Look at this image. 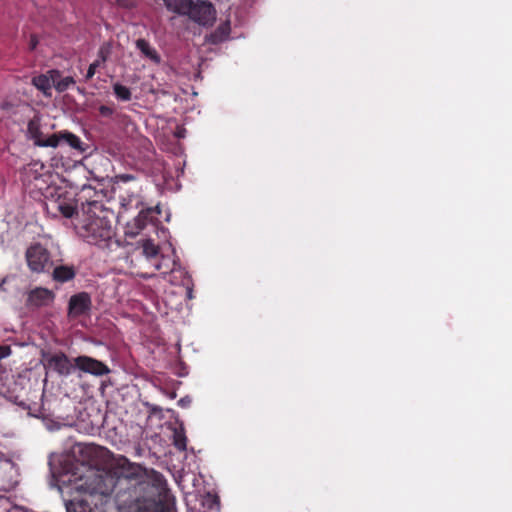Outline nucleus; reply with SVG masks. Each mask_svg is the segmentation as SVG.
Listing matches in <instances>:
<instances>
[{
	"label": "nucleus",
	"instance_id": "nucleus-23",
	"mask_svg": "<svg viewBox=\"0 0 512 512\" xmlns=\"http://www.w3.org/2000/svg\"><path fill=\"white\" fill-rule=\"evenodd\" d=\"M174 445L179 450H186V437L183 434L175 433Z\"/></svg>",
	"mask_w": 512,
	"mask_h": 512
},
{
	"label": "nucleus",
	"instance_id": "nucleus-3",
	"mask_svg": "<svg viewBox=\"0 0 512 512\" xmlns=\"http://www.w3.org/2000/svg\"><path fill=\"white\" fill-rule=\"evenodd\" d=\"M46 209L49 213L56 215L59 213L65 218H72L77 212V201L69 192L62 188L55 189L52 199L46 203Z\"/></svg>",
	"mask_w": 512,
	"mask_h": 512
},
{
	"label": "nucleus",
	"instance_id": "nucleus-20",
	"mask_svg": "<svg viewBox=\"0 0 512 512\" xmlns=\"http://www.w3.org/2000/svg\"><path fill=\"white\" fill-rule=\"evenodd\" d=\"M143 254L147 258H155L159 253V248L151 240H145L142 244Z\"/></svg>",
	"mask_w": 512,
	"mask_h": 512
},
{
	"label": "nucleus",
	"instance_id": "nucleus-28",
	"mask_svg": "<svg viewBox=\"0 0 512 512\" xmlns=\"http://www.w3.org/2000/svg\"><path fill=\"white\" fill-rule=\"evenodd\" d=\"M7 280H8V277H4V278L0 281V292H1V291H5L4 285H5V283L7 282Z\"/></svg>",
	"mask_w": 512,
	"mask_h": 512
},
{
	"label": "nucleus",
	"instance_id": "nucleus-2",
	"mask_svg": "<svg viewBox=\"0 0 512 512\" xmlns=\"http://www.w3.org/2000/svg\"><path fill=\"white\" fill-rule=\"evenodd\" d=\"M74 229L84 241L101 248H108L116 235L107 209L77 214Z\"/></svg>",
	"mask_w": 512,
	"mask_h": 512
},
{
	"label": "nucleus",
	"instance_id": "nucleus-8",
	"mask_svg": "<svg viewBox=\"0 0 512 512\" xmlns=\"http://www.w3.org/2000/svg\"><path fill=\"white\" fill-rule=\"evenodd\" d=\"M215 10L211 3L206 1H191L189 11H187V16L191 18L193 21L206 25L214 20Z\"/></svg>",
	"mask_w": 512,
	"mask_h": 512
},
{
	"label": "nucleus",
	"instance_id": "nucleus-12",
	"mask_svg": "<svg viewBox=\"0 0 512 512\" xmlns=\"http://www.w3.org/2000/svg\"><path fill=\"white\" fill-rule=\"evenodd\" d=\"M47 367L59 375H68L72 370L71 361L68 356L62 352L51 355L47 359Z\"/></svg>",
	"mask_w": 512,
	"mask_h": 512
},
{
	"label": "nucleus",
	"instance_id": "nucleus-30",
	"mask_svg": "<svg viewBox=\"0 0 512 512\" xmlns=\"http://www.w3.org/2000/svg\"><path fill=\"white\" fill-rule=\"evenodd\" d=\"M33 166H37V163H34V164H33ZM28 170H29V171H30V170H32V164H30V165L28 166V169H26V171H28Z\"/></svg>",
	"mask_w": 512,
	"mask_h": 512
},
{
	"label": "nucleus",
	"instance_id": "nucleus-7",
	"mask_svg": "<svg viewBox=\"0 0 512 512\" xmlns=\"http://www.w3.org/2000/svg\"><path fill=\"white\" fill-rule=\"evenodd\" d=\"M92 308L91 296L87 292L72 295L68 302L67 315L70 319H77L90 312Z\"/></svg>",
	"mask_w": 512,
	"mask_h": 512
},
{
	"label": "nucleus",
	"instance_id": "nucleus-16",
	"mask_svg": "<svg viewBox=\"0 0 512 512\" xmlns=\"http://www.w3.org/2000/svg\"><path fill=\"white\" fill-rule=\"evenodd\" d=\"M166 8L174 13L185 15L189 11L191 0H163Z\"/></svg>",
	"mask_w": 512,
	"mask_h": 512
},
{
	"label": "nucleus",
	"instance_id": "nucleus-26",
	"mask_svg": "<svg viewBox=\"0 0 512 512\" xmlns=\"http://www.w3.org/2000/svg\"><path fill=\"white\" fill-rule=\"evenodd\" d=\"M116 178L118 181L124 182V183L135 180V176L132 174H120V175H117Z\"/></svg>",
	"mask_w": 512,
	"mask_h": 512
},
{
	"label": "nucleus",
	"instance_id": "nucleus-17",
	"mask_svg": "<svg viewBox=\"0 0 512 512\" xmlns=\"http://www.w3.org/2000/svg\"><path fill=\"white\" fill-rule=\"evenodd\" d=\"M57 134L59 136V144L61 142H64L73 149H76L80 152L84 151V148L82 146L83 145L82 141L75 134L68 132V131L59 132Z\"/></svg>",
	"mask_w": 512,
	"mask_h": 512
},
{
	"label": "nucleus",
	"instance_id": "nucleus-25",
	"mask_svg": "<svg viewBox=\"0 0 512 512\" xmlns=\"http://www.w3.org/2000/svg\"><path fill=\"white\" fill-rule=\"evenodd\" d=\"M11 347L8 345H0V360L8 357L11 354Z\"/></svg>",
	"mask_w": 512,
	"mask_h": 512
},
{
	"label": "nucleus",
	"instance_id": "nucleus-6",
	"mask_svg": "<svg viewBox=\"0 0 512 512\" xmlns=\"http://www.w3.org/2000/svg\"><path fill=\"white\" fill-rule=\"evenodd\" d=\"M27 132L30 139L33 140L34 144L39 147H52L56 148L59 146L58 134H51L49 136L44 135L41 131L40 121L34 117L28 122Z\"/></svg>",
	"mask_w": 512,
	"mask_h": 512
},
{
	"label": "nucleus",
	"instance_id": "nucleus-32",
	"mask_svg": "<svg viewBox=\"0 0 512 512\" xmlns=\"http://www.w3.org/2000/svg\"><path fill=\"white\" fill-rule=\"evenodd\" d=\"M132 201V199H129L128 203H123V205H130Z\"/></svg>",
	"mask_w": 512,
	"mask_h": 512
},
{
	"label": "nucleus",
	"instance_id": "nucleus-31",
	"mask_svg": "<svg viewBox=\"0 0 512 512\" xmlns=\"http://www.w3.org/2000/svg\"><path fill=\"white\" fill-rule=\"evenodd\" d=\"M155 266L157 270H161L162 264H156Z\"/></svg>",
	"mask_w": 512,
	"mask_h": 512
},
{
	"label": "nucleus",
	"instance_id": "nucleus-14",
	"mask_svg": "<svg viewBox=\"0 0 512 512\" xmlns=\"http://www.w3.org/2000/svg\"><path fill=\"white\" fill-rule=\"evenodd\" d=\"M76 276V269L74 266L69 265H58L54 267L52 272V278L54 281L59 283H65L71 281Z\"/></svg>",
	"mask_w": 512,
	"mask_h": 512
},
{
	"label": "nucleus",
	"instance_id": "nucleus-10",
	"mask_svg": "<svg viewBox=\"0 0 512 512\" xmlns=\"http://www.w3.org/2000/svg\"><path fill=\"white\" fill-rule=\"evenodd\" d=\"M54 299L55 294L52 290L43 287H36L28 293L26 306L29 308L44 307L51 304Z\"/></svg>",
	"mask_w": 512,
	"mask_h": 512
},
{
	"label": "nucleus",
	"instance_id": "nucleus-21",
	"mask_svg": "<svg viewBox=\"0 0 512 512\" xmlns=\"http://www.w3.org/2000/svg\"><path fill=\"white\" fill-rule=\"evenodd\" d=\"M98 112L101 117L112 119L116 114V108L114 104L100 105L98 108Z\"/></svg>",
	"mask_w": 512,
	"mask_h": 512
},
{
	"label": "nucleus",
	"instance_id": "nucleus-5",
	"mask_svg": "<svg viewBox=\"0 0 512 512\" xmlns=\"http://www.w3.org/2000/svg\"><path fill=\"white\" fill-rule=\"evenodd\" d=\"M26 260L30 270L36 273L48 271L53 265L49 251L40 244L27 249Z\"/></svg>",
	"mask_w": 512,
	"mask_h": 512
},
{
	"label": "nucleus",
	"instance_id": "nucleus-27",
	"mask_svg": "<svg viewBox=\"0 0 512 512\" xmlns=\"http://www.w3.org/2000/svg\"><path fill=\"white\" fill-rule=\"evenodd\" d=\"M39 43V40L37 38V36L35 34H32L30 36V40H29V43H28V46H29V50L33 51L36 49L37 45Z\"/></svg>",
	"mask_w": 512,
	"mask_h": 512
},
{
	"label": "nucleus",
	"instance_id": "nucleus-19",
	"mask_svg": "<svg viewBox=\"0 0 512 512\" xmlns=\"http://www.w3.org/2000/svg\"><path fill=\"white\" fill-rule=\"evenodd\" d=\"M113 92L116 98L121 101H130L132 98L130 89L121 83L113 84Z\"/></svg>",
	"mask_w": 512,
	"mask_h": 512
},
{
	"label": "nucleus",
	"instance_id": "nucleus-18",
	"mask_svg": "<svg viewBox=\"0 0 512 512\" xmlns=\"http://www.w3.org/2000/svg\"><path fill=\"white\" fill-rule=\"evenodd\" d=\"M75 84V80L71 76L63 77L61 76V72L59 71V76L55 79L54 88L59 92H65L70 88L71 85Z\"/></svg>",
	"mask_w": 512,
	"mask_h": 512
},
{
	"label": "nucleus",
	"instance_id": "nucleus-22",
	"mask_svg": "<svg viewBox=\"0 0 512 512\" xmlns=\"http://www.w3.org/2000/svg\"><path fill=\"white\" fill-rule=\"evenodd\" d=\"M110 54V46L108 44L102 45L98 50V59L96 61H101V64L105 63Z\"/></svg>",
	"mask_w": 512,
	"mask_h": 512
},
{
	"label": "nucleus",
	"instance_id": "nucleus-33",
	"mask_svg": "<svg viewBox=\"0 0 512 512\" xmlns=\"http://www.w3.org/2000/svg\"><path fill=\"white\" fill-rule=\"evenodd\" d=\"M170 270L169 267H167V270H164L163 273H167Z\"/></svg>",
	"mask_w": 512,
	"mask_h": 512
},
{
	"label": "nucleus",
	"instance_id": "nucleus-24",
	"mask_svg": "<svg viewBox=\"0 0 512 512\" xmlns=\"http://www.w3.org/2000/svg\"><path fill=\"white\" fill-rule=\"evenodd\" d=\"M100 65H101V61H96V60L89 65L87 73L85 75V80L86 81H88V80L93 78V76L96 73L97 68L100 67Z\"/></svg>",
	"mask_w": 512,
	"mask_h": 512
},
{
	"label": "nucleus",
	"instance_id": "nucleus-15",
	"mask_svg": "<svg viewBox=\"0 0 512 512\" xmlns=\"http://www.w3.org/2000/svg\"><path fill=\"white\" fill-rule=\"evenodd\" d=\"M135 44L137 49L143 54V56L150 59L156 64L160 63V55L158 54L156 49L150 45V43L147 40L140 38L136 40Z\"/></svg>",
	"mask_w": 512,
	"mask_h": 512
},
{
	"label": "nucleus",
	"instance_id": "nucleus-29",
	"mask_svg": "<svg viewBox=\"0 0 512 512\" xmlns=\"http://www.w3.org/2000/svg\"><path fill=\"white\" fill-rule=\"evenodd\" d=\"M185 404H186V401H185V399H184V398H182V399H180V400H179V405H181V406H185Z\"/></svg>",
	"mask_w": 512,
	"mask_h": 512
},
{
	"label": "nucleus",
	"instance_id": "nucleus-13",
	"mask_svg": "<svg viewBox=\"0 0 512 512\" xmlns=\"http://www.w3.org/2000/svg\"><path fill=\"white\" fill-rule=\"evenodd\" d=\"M161 214L159 206L142 209L138 216L135 218V225L139 230H142L149 223L157 221V216Z\"/></svg>",
	"mask_w": 512,
	"mask_h": 512
},
{
	"label": "nucleus",
	"instance_id": "nucleus-1",
	"mask_svg": "<svg viewBox=\"0 0 512 512\" xmlns=\"http://www.w3.org/2000/svg\"><path fill=\"white\" fill-rule=\"evenodd\" d=\"M93 493L105 502L113 497L119 509L129 512H174L173 497L162 475L156 474L152 481L140 479L138 468L130 464L116 477H99Z\"/></svg>",
	"mask_w": 512,
	"mask_h": 512
},
{
	"label": "nucleus",
	"instance_id": "nucleus-11",
	"mask_svg": "<svg viewBox=\"0 0 512 512\" xmlns=\"http://www.w3.org/2000/svg\"><path fill=\"white\" fill-rule=\"evenodd\" d=\"M59 76V70L51 69L46 73L36 75L32 78V84L41 91L45 96L52 95L55 79Z\"/></svg>",
	"mask_w": 512,
	"mask_h": 512
},
{
	"label": "nucleus",
	"instance_id": "nucleus-4",
	"mask_svg": "<svg viewBox=\"0 0 512 512\" xmlns=\"http://www.w3.org/2000/svg\"><path fill=\"white\" fill-rule=\"evenodd\" d=\"M105 193L103 190L97 191L91 185L82 186L77 194V203H81V213L106 210L103 204Z\"/></svg>",
	"mask_w": 512,
	"mask_h": 512
},
{
	"label": "nucleus",
	"instance_id": "nucleus-9",
	"mask_svg": "<svg viewBox=\"0 0 512 512\" xmlns=\"http://www.w3.org/2000/svg\"><path fill=\"white\" fill-rule=\"evenodd\" d=\"M74 363L79 370L95 376H103L110 372L106 364L88 356H78L74 359Z\"/></svg>",
	"mask_w": 512,
	"mask_h": 512
}]
</instances>
